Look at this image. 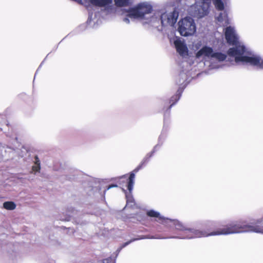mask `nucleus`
I'll list each match as a JSON object with an SVG mask.
<instances>
[{"mask_svg": "<svg viewBox=\"0 0 263 263\" xmlns=\"http://www.w3.org/2000/svg\"><path fill=\"white\" fill-rule=\"evenodd\" d=\"M217 21L222 23L223 25H227L229 24L228 18V14L226 12H221L219 15L216 17Z\"/></svg>", "mask_w": 263, "mask_h": 263, "instance_id": "nucleus-11", "label": "nucleus"}, {"mask_svg": "<svg viewBox=\"0 0 263 263\" xmlns=\"http://www.w3.org/2000/svg\"><path fill=\"white\" fill-rule=\"evenodd\" d=\"M126 197L127 198V204H129L130 203L133 202V198L132 197H129L127 195H126Z\"/></svg>", "mask_w": 263, "mask_h": 263, "instance_id": "nucleus-21", "label": "nucleus"}, {"mask_svg": "<svg viewBox=\"0 0 263 263\" xmlns=\"http://www.w3.org/2000/svg\"><path fill=\"white\" fill-rule=\"evenodd\" d=\"M91 18H92V15H89V18H88V22L89 23H90L91 21Z\"/></svg>", "mask_w": 263, "mask_h": 263, "instance_id": "nucleus-26", "label": "nucleus"}, {"mask_svg": "<svg viewBox=\"0 0 263 263\" xmlns=\"http://www.w3.org/2000/svg\"><path fill=\"white\" fill-rule=\"evenodd\" d=\"M40 160L37 156L34 157V165L32 167V171L39 172L41 169Z\"/></svg>", "mask_w": 263, "mask_h": 263, "instance_id": "nucleus-17", "label": "nucleus"}, {"mask_svg": "<svg viewBox=\"0 0 263 263\" xmlns=\"http://www.w3.org/2000/svg\"><path fill=\"white\" fill-rule=\"evenodd\" d=\"M174 44L178 54L183 58L188 56L189 50L185 43L180 38L176 37Z\"/></svg>", "mask_w": 263, "mask_h": 263, "instance_id": "nucleus-10", "label": "nucleus"}, {"mask_svg": "<svg viewBox=\"0 0 263 263\" xmlns=\"http://www.w3.org/2000/svg\"><path fill=\"white\" fill-rule=\"evenodd\" d=\"M114 3L117 7H126L131 4V0H114Z\"/></svg>", "mask_w": 263, "mask_h": 263, "instance_id": "nucleus-16", "label": "nucleus"}, {"mask_svg": "<svg viewBox=\"0 0 263 263\" xmlns=\"http://www.w3.org/2000/svg\"><path fill=\"white\" fill-rule=\"evenodd\" d=\"M211 1L217 10L222 11L224 9V6L222 0H210V2Z\"/></svg>", "mask_w": 263, "mask_h": 263, "instance_id": "nucleus-15", "label": "nucleus"}, {"mask_svg": "<svg viewBox=\"0 0 263 263\" xmlns=\"http://www.w3.org/2000/svg\"><path fill=\"white\" fill-rule=\"evenodd\" d=\"M227 54L219 52H214L212 56V62L214 60L218 61L219 62L224 61L227 58Z\"/></svg>", "mask_w": 263, "mask_h": 263, "instance_id": "nucleus-12", "label": "nucleus"}, {"mask_svg": "<svg viewBox=\"0 0 263 263\" xmlns=\"http://www.w3.org/2000/svg\"><path fill=\"white\" fill-rule=\"evenodd\" d=\"M3 206L7 210H13L16 208V205L13 202L7 201L3 203Z\"/></svg>", "mask_w": 263, "mask_h": 263, "instance_id": "nucleus-18", "label": "nucleus"}, {"mask_svg": "<svg viewBox=\"0 0 263 263\" xmlns=\"http://www.w3.org/2000/svg\"><path fill=\"white\" fill-rule=\"evenodd\" d=\"M215 222L213 221H206L205 223V226L206 227H210L215 226Z\"/></svg>", "mask_w": 263, "mask_h": 263, "instance_id": "nucleus-20", "label": "nucleus"}, {"mask_svg": "<svg viewBox=\"0 0 263 263\" xmlns=\"http://www.w3.org/2000/svg\"><path fill=\"white\" fill-rule=\"evenodd\" d=\"M178 25V31L182 36H192L196 31V24L194 19L191 17L187 16L181 19Z\"/></svg>", "mask_w": 263, "mask_h": 263, "instance_id": "nucleus-5", "label": "nucleus"}, {"mask_svg": "<svg viewBox=\"0 0 263 263\" xmlns=\"http://www.w3.org/2000/svg\"><path fill=\"white\" fill-rule=\"evenodd\" d=\"M146 214L149 217L158 218L157 221L165 225L166 227H171L172 225H173L176 230L183 232L185 235L183 237H171V238L193 239L211 236L228 235L245 232L256 233V224L255 225L246 224L244 221H232L224 226L223 228H219L212 232H209L208 230H199L189 228L178 220L165 218L161 216L159 212L153 210L148 211Z\"/></svg>", "mask_w": 263, "mask_h": 263, "instance_id": "nucleus-1", "label": "nucleus"}, {"mask_svg": "<svg viewBox=\"0 0 263 263\" xmlns=\"http://www.w3.org/2000/svg\"><path fill=\"white\" fill-rule=\"evenodd\" d=\"M125 177V176H122V177L121 178L123 179V178H124Z\"/></svg>", "mask_w": 263, "mask_h": 263, "instance_id": "nucleus-29", "label": "nucleus"}, {"mask_svg": "<svg viewBox=\"0 0 263 263\" xmlns=\"http://www.w3.org/2000/svg\"><path fill=\"white\" fill-rule=\"evenodd\" d=\"M180 77H181L182 79H184L185 78V75L184 73H181L180 75Z\"/></svg>", "mask_w": 263, "mask_h": 263, "instance_id": "nucleus-25", "label": "nucleus"}, {"mask_svg": "<svg viewBox=\"0 0 263 263\" xmlns=\"http://www.w3.org/2000/svg\"><path fill=\"white\" fill-rule=\"evenodd\" d=\"M159 147V146L158 145V144L156 145L154 147L153 151L151 153H150L149 154H148L145 156V157L143 159V160L141 162V163L139 164V165L138 167H137L133 171V172L130 174V175H129V178H128V181H127V189L129 191V193H131V192L133 189V186H134V182H135V173H137L142 168V166L148 161V159L153 156V154L156 151H157Z\"/></svg>", "mask_w": 263, "mask_h": 263, "instance_id": "nucleus-7", "label": "nucleus"}, {"mask_svg": "<svg viewBox=\"0 0 263 263\" xmlns=\"http://www.w3.org/2000/svg\"><path fill=\"white\" fill-rule=\"evenodd\" d=\"M214 51L212 47L204 46L199 50H198L196 53V57L198 59L201 57H205L210 59L211 64L210 67L211 69H217L220 67V66L218 64L212 63V56Z\"/></svg>", "mask_w": 263, "mask_h": 263, "instance_id": "nucleus-8", "label": "nucleus"}, {"mask_svg": "<svg viewBox=\"0 0 263 263\" xmlns=\"http://www.w3.org/2000/svg\"><path fill=\"white\" fill-rule=\"evenodd\" d=\"M224 35L227 42L234 47L230 48L227 54L234 59L238 64L249 65L263 69V58L250 51L244 44L239 41V36L234 27L228 26L224 29Z\"/></svg>", "mask_w": 263, "mask_h": 263, "instance_id": "nucleus-2", "label": "nucleus"}, {"mask_svg": "<svg viewBox=\"0 0 263 263\" xmlns=\"http://www.w3.org/2000/svg\"><path fill=\"white\" fill-rule=\"evenodd\" d=\"M182 0H176L177 2H181Z\"/></svg>", "mask_w": 263, "mask_h": 263, "instance_id": "nucleus-28", "label": "nucleus"}, {"mask_svg": "<svg viewBox=\"0 0 263 263\" xmlns=\"http://www.w3.org/2000/svg\"><path fill=\"white\" fill-rule=\"evenodd\" d=\"M117 185H109L108 187H107V190H109L110 189H111V187H117Z\"/></svg>", "mask_w": 263, "mask_h": 263, "instance_id": "nucleus-24", "label": "nucleus"}, {"mask_svg": "<svg viewBox=\"0 0 263 263\" xmlns=\"http://www.w3.org/2000/svg\"><path fill=\"white\" fill-rule=\"evenodd\" d=\"M183 81H184V80H182V81H181V80H179V81L178 83H179V84H182V83L183 82Z\"/></svg>", "mask_w": 263, "mask_h": 263, "instance_id": "nucleus-27", "label": "nucleus"}, {"mask_svg": "<svg viewBox=\"0 0 263 263\" xmlns=\"http://www.w3.org/2000/svg\"><path fill=\"white\" fill-rule=\"evenodd\" d=\"M127 10V9H124V10H123V12L126 13V17L123 18V21L126 24H128L130 23V20H129V18H131L130 17H129L128 16H127V12H126Z\"/></svg>", "mask_w": 263, "mask_h": 263, "instance_id": "nucleus-19", "label": "nucleus"}, {"mask_svg": "<svg viewBox=\"0 0 263 263\" xmlns=\"http://www.w3.org/2000/svg\"><path fill=\"white\" fill-rule=\"evenodd\" d=\"M157 238H160L159 237H155V236H150V235L143 236H142L140 238H134L133 239H131L130 240H129L128 241H127V242H125L124 243H123L122 245V246L120 247V250L121 249H122V248H123L124 247H125L126 246L128 245L131 242H133L134 241L139 240V239H157Z\"/></svg>", "mask_w": 263, "mask_h": 263, "instance_id": "nucleus-14", "label": "nucleus"}, {"mask_svg": "<svg viewBox=\"0 0 263 263\" xmlns=\"http://www.w3.org/2000/svg\"><path fill=\"white\" fill-rule=\"evenodd\" d=\"M201 46V42L198 43L197 44L195 45V47L198 49L199 48V47Z\"/></svg>", "mask_w": 263, "mask_h": 263, "instance_id": "nucleus-23", "label": "nucleus"}, {"mask_svg": "<svg viewBox=\"0 0 263 263\" xmlns=\"http://www.w3.org/2000/svg\"><path fill=\"white\" fill-rule=\"evenodd\" d=\"M210 2L204 1H196L191 6V11L192 15L198 18H202L209 13Z\"/></svg>", "mask_w": 263, "mask_h": 263, "instance_id": "nucleus-6", "label": "nucleus"}, {"mask_svg": "<svg viewBox=\"0 0 263 263\" xmlns=\"http://www.w3.org/2000/svg\"><path fill=\"white\" fill-rule=\"evenodd\" d=\"M90 3L96 7L103 8L107 14L114 13L116 8L112 4L113 0H89Z\"/></svg>", "mask_w": 263, "mask_h": 263, "instance_id": "nucleus-9", "label": "nucleus"}, {"mask_svg": "<svg viewBox=\"0 0 263 263\" xmlns=\"http://www.w3.org/2000/svg\"><path fill=\"white\" fill-rule=\"evenodd\" d=\"M183 88L180 87L178 88L176 94L171 98L170 102H172V103L170 105V108L179 100V99L181 96V93L183 92Z\"/></svg>", "mask_w": 263, "mask_h": 263, "instance_id": "nucleus-13", "label": "nucleus"}, {"mask_svg": "<svg viewBox=\"0 0 263 263\" xmlns=\"http://www.w3.org/2000/svg\"><path fill=\"white\" fill-rule=\"evenodd\" d=\"M165 137V135L164 134V131L163 130L162 133L160 135L159 138V143L161 142V140L162 139H164Z\"/></svg>", "mask_w": 263, "mask_h": 263, "instance_id": "nucleus-22", "label": "nucleus"}, {"mask_svg": "<svg viewBox=\"0 0 263 263\" xmlns=\"http://www.w3.org/2000/svg\"><path fill=\"white\" fill-rule=\"evenodd\" d=\"M152 6L148 2L140 3L126 10L131 19L139 20L143 24H152L154 13Z\"/></svg>", "mask_w": 263, "mask_h": 263, "instance_id": "nucleus-3", "label": "nucleus"}, {"mask_svg": "<svg viewBox=\"0 0 263 263\" xmlns=\"http://www.w3.org/2000/svg\"><path fill=\"white\" fill-rule=\"evenodd\" d=\"M113 263H115V262H114Z\"/></svg>", "mask_w": 263, "mask_h": 263, "instance_id": "nucleus-30", "label": "nucleus"}, {"mask_svg": "<svg viewBox=\"0 0 263 263\" xmlns=\"http://www.w3.org/2000/svg\"><path fill=\"white\" fill-rule=\"evenodd\" d=\"M178 15V13L175 10L169 13L164 12L163 10H155L151 25L157 27L160 23L164 27L173 26L176 23Z\"/></svg>", "mask_w": 263, "mask_h": 263, "instance_id": "nucleus-4", "label": "nucleus"}]
</instances>
